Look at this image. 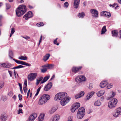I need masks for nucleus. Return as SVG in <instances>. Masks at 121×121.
Wrapping results in <instances>:
<instances>
[{"label": "nucleus", "instance_id": "nucleus-45", "mask_svg": "<svg viewBox=\"0 0 121 121\" xmlns=\"http://www.w3.org/2000/svg\"><path fill=\"white\" fill-rule=\"evenodd\" d=\"M78 94L80 95L81 97L84 95V93L83 91H82Z\"/></svg>", "mask_w": 121, "mask_h": 121}, {"label": "nucleus", "instance_id": "nucleus-21", "mask_svg": "<svg viewBox=\"0 0 121 121\" xmlns=\"http://www.w3.org/2000/svg\"><path fill=\"white\" fill-rule=\"evenodd\" d=\"M108 83L107 81H103L101 82L100 84V86L101 88H104L105 87Z\"/></svg>", "mask_w": 121, "mask_h": 121}, {"label": "nucleus", "instance_id": "nucleus-23", "mask_svg": "<svg viewBox=\"0 0 121 121\" xmlns=\"http://www.w3.org/2000/svg\"><path fill=\"white\" fill-rule=\"evenodd\" d=\"M105 91L104 90H101L98 91L97 93V95L98 96L100 97L103 95L105 93Z\"/></svg>", "mask_w": 121, "mask_h": 121}, {"label": "nucleus", "instance_id": "nucleus-54", "mask_svg": "<svg viewBox=\"0 0 121 121\" xmlns=\"http://www.w3.org/2000/svg\"><path fill=\"white\" fill-rule=\"evenodd\" d=\"M13 93L11 91H10L8 93V95L10 96H11L13 95Z\"/></svg>", "mask_w": 121, "mask_h": 121}, {"label": "nucleus", "instance_id": "nucleus-16", "mask_svg": "<svg viewBox=\"0 0 121 121\" xmlns=\"http://www.w3.org/2000/svg\"><path fill=\"white\" fill-rule=\"evenodd\" d=\"M7 118V116L6 113H5L1 114L0 116V119L2 121H5Z\"/></svg>", "mask_w": 121, "mask_h": 121}, {"label": "nucleus", "instance_id": "nucleus-6", "mask_svg": "<svg viewBox=\"0 0 121 121\" xmlns=\"http://www.w3.org/2000/svg\"><path fill=\"white\" fill-rule=\"evenodd\" d=\"M86 79V78L84 75H80L77 76L75 78L76 82L78 83L82 82L85 81Z\"/></svg>", "mask_w": 121, "mask_h": 121}, {"label": "nucleus", "instance_id": "nucleus-58", "mask_svg": "<svg viewBox=\"0 0 121 121\" xmlns=\"http://www.w3.org/2000/svg\"><path fill=\"white\" fill-rule=\"evenodd\" d=\"M22 37L23 38L27 40L30 38V37H29L27 36H26V37H24L23 36H22Z\"/></svg>", "mask_w": 121, "mask_h": 121}, {"label": "nucleus", "instance_id": "nucleus-44", "mask_svg": "<svg viewBox=\"0 0 121 121\" xmlns=\"http://www.w3.org/2000/svg\"><path fill=\"white\" fill-rule=\"evenodd\" d=\"M68 5L69 4L67 2H66L64 3V7L65 8H67Z\"/></svg>", "mask_w": 121, "mask_h": 121}, {"label": "nucleus", "instance_id": "nucleus-35", "mask_svg": "<svg viewBox=\"0 0 121 121\" xmlns=\"http://www.w3.org/2000/svg\"><path fill=\"white\" fill-rule=\"evenodd\" d=\"M9 56L12 59L13 58L12 57L13 56V54L11 50H9Z\"/></svg>", "mask_w": 121, "mask_h": 121}, {"label": "nucleus", "instance_id": "nucleus-19", "mask_svg": "<svg viewBox=\"0 0 121 121\" xmlns=\"http://www.w3.org/2000/svg\"><path fill=\"white\" fill-rule=\"evenodd\" d=\"M100 15L101 16H104L107 17H110L111 15L110 13L106 11H103L101 12Z\"/></svg>", "mask_w": 121, "mask_h": 121}, {"label": "nucleus", "instance_id": "nucleus-7", "mask_svg": "<svg viewBox=\"0 0 121 121\" xmlns=\"http://www.w3.org/2000/svg\"><path fill=\"white\" fill-rule=\"evenodd\" d=\"M0 65L2 67L7 69H12V65L8 63H4L1 64Z\"/></svg>", "mask_w": 121, "mask_h": 121}, {"label": "nucleus", "instance_id": "nucleus-12", "mask_svg": "<svg viewBox=\"0 0 121 121\" xmlns=\"http://www.w3.org/2000/svg\"><path fill=\"white\" fill-rule=\"evenodd\" d=\"M13 60L15 62L18 64L26 65L28 66H30L31 65L29 63L23 61L17 60L14 59H13Z\"/></svg>", "mask_w": 121, "mask_h": 121}, {"label": "nucleus", "instance_id": "nucleus-62", "mask_svg": "<svg viewBox=\"0 0 121 121\" xmlns=\"http://www.w3.org/2000/svg\"><path fill=\"white\" fill-rule=\"evenodd\" d=\"M92 110L91 109H90L88 112V114H90V113H91L92 112Z\"/></svg>", "mask_w": 121, "mask_h": 121}, {"label": "nucleus", "instance_id": "nucleus-46", "mask_svg": "<svg viewBox=\"0 0 121 121\" xmlns=\"http://www.w3.org/2000/svg\"><path fill=\"white\" fill-rule=\"evenodd\" d=\"M6 5L7 9H9L11 7L10 5L8 3H6Z\"/></svg>", "mask_w": 121, "mask_h": 121}, {"label": "nucleus", "instance_id": "nucleus-2", "mask_svg": "<svg viewBox=\"0 0 121 121\" xmlns=\"http://www.w3.org/2000/svg\"><path fill=\"white\" fill-rule=\"evenodd\" d=\"M49 95L47 94H44L40 97L39 102V104L41 105L45 103L50 98Z\"/></svg>", "mask_w": 121, "mask_h": 121}, {"label": "nucleus", "instance_id": "nucleus-57", "mask_svg": "<svg viewBox=\"0 0 121 121\" xmlns=\"http://www.w3.org/2000/svg\"><path fill=\"white\" fill-rule=\"evenodd\" d=\"M93 87V85L92 84H90L89 85V89H91Z\"/></svg>", "mask_w": 121, "mask_h": 121}, {"label": "nucleus", "instance_id": "nucleus-11", "mask_svg": "<svg viewBox=\"0 0 121 121\" xmlns=\"http://www.w3.org/2000/svg\"><path fill=\"white\" fill-rule=\"evenodd\" d=\"M37 113H33L31 114L28 118L27 121H33L37 117Z\"/></svg>", "mask_w": 121, "mask_h": 121}, {"label": "nucleus", "instance_id": "nucleus-37", "mask_svg": "<svg viewBox=\"0 0 121 121\" xmlns=\"http://www.w3.org/2000/svg\"><path fill=\"white\" fill-rule=\"evenodd\" d=\"M25 67L21 65H18L17 66L13 68L12 69H19L21 68L24 67Z\"/></svg>", "mask_w": 121, "mask_h": 121}, {"label": "nucleus", "instance_id": "nucleus-5", "mask_svg": "<svg viewBox=\"0 0 121 121\" xmlns=\"http://www.w3.org/2000/svg\"><path fill=\"white\" fill-rule=\"evenodd\" d=\"M117 102V99H113L108 103V107L110 108H112L115 107L116 106Z\"/></svg>", "mask_w": 121, "mask_h": 121}, {"label": "nucleus", "instance_id": "nucleus-51", "mask_svg": "<svg viewBox=\"0 0 121 121\" xmlns=\"http://www.w3.org/2000/svg\"><path fill=\"white\" fill-rule=\"evenodd\" d=\"M18 97L19 99L20 100H21L22 99V95L19 94L18 95Z\"/></svg>", "mask_w": 121, "mask_h": 121}, {"label": "nucleus", "instance_id": "nucleus-18", "mask_svg": "<svg viewBox=\"0 0 121 121\" xmlns=\"http://www.w3.org/2000/svg\"><path fill=\"white\" fill-rule=\"evenodd\" d=\"M54 67V65L53 64H46L42 66V67H47L49 69H52Z\"/></svg>", "mask_w": 121, "mask_h": 121}, {"label": "nucleus", "instance_id": "nucleus-39", "mask_svg": "<svg viewBox=\"0 0 121 121\" xmlns=\"http://www.w3.org/2000/svg\"><path fill=\"white\" fill-rule=\"evenodd\" d=\"M116 111L120 115H121V107L117 108L116 109Z\"/></svg>", "mask_w": 121, "mask_h": 121}, {"label": "nucleus", "instance_id": "nucleus-33", "mask_svg": "<svg viewBox=\"0 0 121 121\" xmlns=\"http://www.w3.org/2000/svg\"><path fill=\"white\" fill-rule=\"evenodd\" d=\"M112 34L113 36L117 37L118 35L117 32L116 30L112 31Z\"/></svg>", "mask_w": 121, "mask_h": 121}, {"label": "nucleus", "instance_id": "nucleus-3", "mask_svg": "<svg viewBox=\"0 0 121 121\" xmlns=\"http://www.w3.org/2000/svg\"><path fill=\"white\" fill-rule=\"evenodd\" d=\"M67 94L65 92H61L56 94L55 96V99L56 100H58L62 99L67 98Z\"/></svg>", "mask_w": 121, "mask_h": 121}, {"label": "nucleus", "instance_id": "nucleus-59", "mask_svg": "<svg viewBox=\"0 0 121 121\" xmlns=\"http://www.w3.org/2000/svg\"><path fill=\"white\" fill-rule=\"evenodd\" d=\"M30 89L29 90L28 92L27 93V98H27L28 97L29 95L30 94Z\"/></svg>", "mask_w": 121, "mask_h": 121}, {"label": "nucleus", "instance_id": "nucleus-61", "mask_svg": "<svg viewBox=\"0 0 121 121\" xmlns=\"http://www.w3.org/2000/svg\"><path fill=\"white\" fill-rule=\"evenodd\" d=\"M68 121H72V118L71 117H69L68 118Z\"/></svg>", "mask_w": 121, "mask_h": 121}, {"label": "nucleus", "instance_id": "nucleus-32", "mask_svg": "<svg viewBox=\"0 0 121 121\" xmlns=\"http://www.w3.org/2000/svg\"><path fill=\"white\" fill-rule=\"evenodd\" d=\"M18 59L21 60H27V57L26 56H21L18 57Z\"/></svg>", "mask_w": 121, "mask_h": 121}, {"label": "nucleus", "instance_id": "nucleus-36", "mask_svg": "<svg viewBox=\"0 0 121 121\" xmlns=\"http://www.w3.org/2000/svg\"><path fill=\"white\" fill-rule=\"evenodd\" d=\"M113 116L115 117H118L119 115H120L116 111V112H114L113 114Z\"/></svg>", "mask_w": 121, "mask_h": 121}, {"label": "nucleus", "instance_id": "nucleus-40", "mask_svg": "<svg viewBox=\"0 0 121 121\" xmlns=\"http://www.w3.org/2000/svg\"><path fill=\"white\" fill-rule=\"evenodd\" d=\"M109 5L111 7H113L115 8V9H116L118 7V4L116 3H115L112 5L110 4Z\"/></svg>", "mask_w": 121, "mask_h": 121}, {"label": "nucleus", "instance_id": "nucleus-9", "mask_svg": "<svg viewBox=\"0 0 121 121\" xmlns=\"http://www.w3.org/2000/svg\"><path fill=\"white\" fill-rule=\"evenodd\" d=\"M37 76V73H31L28 76V78L29 80L30 81L34 80L36 77Z\"/></svg>", "mask_w": 121, "mask_h": 121}, {"label": "nucleus", "instance_id": "nucleus-24", "mask_svg": "<svg viewBox=\"0 0 121 121\" xmlns=\"http://www.w3.org/2000/svg\"><path fill=\"white\" fill-rule=\"evenodd\" d=\"M58 109L57 107H53L49 111V112L50 114H52L54 113Z\"/></svg>", "mask_w": 121, "mask_h": 121}, {"label": "nucleus", "instance_id": "nucleus-50", "mask_svg": "<svg viewBox=\"0 0 121 121\" xmlns=\"http://www.w3.org/2000/svg\"><path fill=\"white\" fill-rule=\"evenodd\" d=\"M24 91L25 93H26L27 91V89L26 88V87H24L23 88Z\"/></svg>", "mask_w": 121, "mask_h": 121}, {"label": "nucleus", "instance_id": "nucleus-47", "mask_svg": "<svg viewBox=\"0 0 121 121\" xmlns=\"http://www.w3.org/2000/svg\"><path fill=\"white\" fill-rule=\"evenodd\" d=\"M112 84H110L108 85L107 86V88L108 89H109L112 88Z\"/></svg>", "mask_w": 121, "mask_h": 121}, {"label": "nucleus", "instance_id": "nucleus-48", "mask_svg": "<svg viewBox=\"0 0 121 121\" xmlns=\"http://www.w3.org/2000/svg\"><path fill=\"white\" fill-rule=\"evenodd\" d=\"M80 97H81L80 96V95H79V94H78L76 95L75 96V98L76 99H78Z\"/></svg>", "mask_w": 121, "mask_h": 121}, {"label": "nucleus", "instance_id": "nucleus-29", "mask_svg": "<svg viewBox=\"0 0 121 121\" xmlns=\"http://www.w3.org/2000/svg\"><path fill=\"white\" fill-rule=\"evenodd\" d=\"M44 114H41L38 117L39 121H43L44 119Z\"/></svg>", "mask_w": 121, "mask_h": 121}, {"label": "nucleus", "instance_id": "nucleus-20", "mask_svg": "<svg viewBox=\"0 0 121 121\" xmlns=\"http://www.w3.org/2000/svg\"><path fill=\"white\" fill-rule=\"evenodd\" d=\"M80 0H74V6L75 8L77 9L78 7Z\"/></svg>", "mask_w": 121, "mask_h": 121}, {"label": "nucleus", "instance_id": "nucleus-25", "mask_svg": "<svg viewBox=\"0 0 121 121\" xmlns=\"http://www.w3.org/2000/svg\"><path fill=\"white\" fill-rule=\"evenodd\" d=\"M101 103L99 100L95 101L94 103V105L95 106H99L101 105Z\"/></svg>", "mask_w": 121, "mask_h": 121}, {"label": "nucleus", "instance_id": "nucleus-43", "mask_svg": "<svg viewBox=\"0 0 121 121\" xmlns=\"http://www.w3.org/2000/svg\"><path fill=\"white\" fill-rule=\"evenodd\" d=\"M111 93H112V95L110 97H108V98L109 99H111V98H113V97L116 94H115V93L113 91H112Z\"/></svg>", "mask_w": 121, "mask_h": 121}, {"label": "nucleus", "instance_id": "nucleus-41", "mask_svg": "<svg viewBox=\"0 0 121 121\" xmlns=\"http://www.w3.org/2000/svg\"><path fill=\"white\" fill-rule=\"evenodd\" d=\"M44 24L42 22H40L37 23L36 24V25L38 27H40L43 26Z\"/></svg>", "mask_w": 121, "mask_h": 121}, {"label": "nucleus", "instance_id": "nucleus-14", "mask_svg": "<svg viewBox=\"0 0 121 121\" xmlns=\"http://www.w3.org/2000/svg\"><path fill=\"white\" fill-rule=\"evenodd\" d=\"M90 12L93 17L96 18L98 17V13L97 11L96 10L94 9H91L90 10Z\"/></svg>", "mask_w": 121, "mask_h": 121}, {"label": "nucleus", "instance_id": "nucleus-64", "mask_svg": "<svg viewBox=\"0 0 121 121\" xmlns=\"http://www.w3.org/2000/svg\"><path fill=\"white\" fill-rule=\"evenodd\" d=\"M17 1L20 3H22L24 2L23 0H17Z\"/></svg>", "mask_w": 121, "mask_h": 121}, {"label": "nucleus", "instance_id": "nucleus-53", "mask_svg": "<svg viewBox=\"0 0 121 121\" xmlns=\"http://www.w3.org/2000/svg\"><path fill=\"white\" fill-rule=\"evenodd\" d=\"M42 35H41V37H40V39L39 41V45H38L39 46V45L40 43L42 41Z\"/></svg>", "mask_w": 121, "mask_h": 121}, {"label": "nucleus", "instance_id": "nucleus-22", "mask_svg": "<svg viewBox=\"0 0 121 121\" xmlns=\"http://www.w3.org/2000/svg\"><path fill=\"white\" fill-rule=\"evenodd\" d=\"M60 116L59 115L56 114L53 116L52 121H58L59 119Z\"/></svg>", "mask_w": 121, "mask_h": 121}, {"label": "nucleus", "instance_id": "nucleus-8", "mask_svg": "<svg viewBox=\"0 0 121 121\" xmlns=\"http://www.w3.org/2000/svg\"><path fill=\"white\" fill-rule=\"evenodd\" d=\"M80 104L78 103H76L73 105L71 107V111L72 112H74L75 111L78 109L80 106Z\"/></svg>", "mask_w": 121, "mask_h": 121}, {"label": "nucleus", "instance_id": "nucleus-63", "mask_svg": "<svg viewBox=\"0 0 121 121\" xmlns=\"http://www.w3.org/2000/svg\"><path fill=\"white\" fill-rule=\"evenodd\" d=\"M57 38H56L55 40H54V44H56L57 42Z\"/></svg>", "mask_w": 121, "mask_h": 121}, {"label": "nucleus", "instance_id": "nucleus-34", "mask_svg": "<svg viewBox=\"0 0 121 121\" xmlns=\"http://www.w3.org/2000/svg\"><path fill=\"white\" fill-rule=\"evenodd\" d=\"M106 27L105 26H104L101 30V34L104 33L106 31Z\"/></svg>", "mask_w": 121, "mask_h": 121}, {"label": "nucleus", "instance_id": "nucleus-30", "mask_svg": "<svg viewBox=\"0 0 121 121\" xmlns=\"http://www.w3.org/2000/svg\"><path fill=\"white\" fill-rule=\"evenodd\" d=\"M85 15L84 13L82 12L79 13L78 15V17L79 18H83Z\"/></svg>", "mask_w": 121, "mask_h": 121}, {"label": "nucleus", "instance_id": "nucleus-60", "mask_svg": "<svg viewBox=\"0 0 121 121\" xmlns=\"http://www.w3.org/2000/svg\"><path fill=\"white\" fill-rule=\"evenodd\" d=\"M8 71L10 75V76L11 77H12V71H10L9 70H8Z\"/></svg>", "mask_w": 121, "mask_h": 121}, {"label": "nucleus", "instance_id": "nucleus-26", "mask_svg": "<svg viewBox=\"0 0 121 121\" xmlns=\"http://www.w3.org/2000/svg\"><path fill=\"white\" fill-rule=\"evenodd\" d=\"M49 78L50 76L49 75H48L45 77L43 79V80L40 83L41 84H42L44 83L47 81L49 79Z\"/></svg>", "mask_w": 121, "mask_h": 121}, {"label": "nucleus", "instance_id": "nucleus-27", "mask_svg": "<svg viewBox=\"0 0 121 121\" xmlns=\"http://www.w3.org/2000/svg\"><path fill=\"white\" fill-rule=\"evenodd\" d=\"M94 94V92L92 91L89 93L86 96L87 99L88 100Z\"/></svg>", "mask_w": 121, "mask_h": 121}, {"label": "nucleus", "instance_id": "nucleus-15", "mask_svg": "<svg viewBox=\"0 0 121 121\" xmlns=\"http://www.w3.org/2000/svg\"><path fill=\"white\" fill-rule=\"evenodd\" d=\"M82 68V66L78 67H73L72 71L73 72L77 73L78 71L80 70Z\"/></svg>", "mask_w": 121, "mask_h": 121}, {"label": "nucleus", "instance_id": "nucleus-17", "mask_svg": "<svg viewBox=\"0 0 121 121\" xmlns=\"http://www.w3.org/2000/svg\"><path fill=\"white\" fill-rule=\"evenodd\" d=\"M52 85V82H50L44 88V90L45 91H47L50 90L51 88Z\"/></svg>", "mask_w": 121, "mask_h": 121}, {"label": "nucleus", "instance_id": "nucleus-10", "mask_svg": "<svg viewBox=\"0 0 121 121\" xmlns=\"http://www.w3.org/2000/svg\"><path fill=\"white\" fill-rule=\"evenodd\" d=\"M70 99V97H67V98L60 100V103L63 106H65L67 103L69 102Z\"/></svg>", "mask_w": 121, "mask_h": 121}, {"label": "nucleus", "instance_id": "nucleus-55", "mask_svg": "<svg viewBox=\"0 0 121 121\" xmlns=\"http://www.w3.org/2000/svg\"><path fill=\"white\" fill-rule=\"evenodd\" d=\"M1 99L3 100L4 101H5L6 99H7V98L5 96H3Z\"/></svg>", "mask_w": 121, "mask_h": 121}, {"label": "nucleus", "instance_id": "nucleus-28", "mask_svg": "<svg viewBox=\"0 0 121 121\" xmlns=\"http://www.w3.org/2000/svg\"><path fill=\"white\" fill-rule=\"evenodd\" d=\"M50 56V54H46V55L43 58V60L44 61H46L49 59Z\"/></svg>", "mask_w": 121, "mask_h": 121}, {"label": "nucleus", "instance_id": "nucleus-31", "mask_svg": "<svg viewBox=\"0 0 121 121\" xmlns=\"http://www.w3.org/2000/svg\"><path fill=\"white\" fill-rule=\"evenodd\" d=\"M43 79V77H40L38 79H36V84L37 85H38L40 81H42Z\"/></svg>", "mask_w": 121, "mask_h": 121}, {"label": "nucleus", "instance_id": "nucleus-4", "mask_svg": "<svg viewBox=\"0 0 121 121\" xmlns=\"http://www.w3.org/2000/svg\"><path fill=\"white\" fill-rule=\"evenodd\" d=\"M85 109L83 107L80 108L78 111L77 114V117L78 119L82 118L84 115Z\"/></svg>", "mask_w": 121, "mask_h": 121}, {"label": "nucleus", "instance_id": "nucleus-42", "mask_svg": "<svg viewBox=\"0 0 121 121\" xmlns=\"http://www.w3.org/2000/svg\"><path fill=\"white\" fill-rule=\"evenodd\" d=\"M4 83L2 81H0V89L2 88L4 86Z\"/></svg>", "mask_w": 121, "mask_h": 121}, {"label": "nucleus", "instance_id": "nucleus-1", "mask_svg": "<svg viewBox=\"0 0 121 121\" xmlns=\"http://www.w3.org/2000/svg\"><path fill=\"white\" fill-rule=\"evenodd\" d=\"M26 11V6L24 4L20 5L16 10L17 15L20 17L23 15Z\"/></svg>", "mask_w": 121, "mask_h": 121}, {"label": "nucleus", "instance_id": "nucleus-52", "mask_svg": "<svg viewBox=\"0 0 121 121\" xmlns=\"http://www.w3.org/2000/svg\"><path fill=\"white\" fill-rule=\"evenodd\" d=\"M24 87H26L27 86V81L26 80L24 81Z\"/></svg>", "mask_w": 121, "mask_h": 121}, {"label": "nucleus", "instance_id": "nucleus-38", "mask_svg": "<svg viewBox=\"0 0 121 121\" xmlns=\"http://www.w3.org/2000/svg\"><path fill=\"white\" fill-rule=\"evenodd\" d=\"M43 68L41 69V72L44 73L47 71V69L46 68V67Z\"/></svg>", "mask_w": 121, "mask_h": 121}, {"label": "nucleus", "instance_id": "nucleus-49", "mask_svg": "<svg viewBox=\"0 0 121 121\" xmlns=\"http://www.w3.org/2000/svg\"><path fill=\"white\" fill-rule=\"evenodd\" d=\"M20 113H23L22 109L21 108H19V109L18 114H19Z\"/></svg>", "mask_w": 121, "mask_h": 121}, {"label": "nucleus", "instance_id": "nucleus-13", "mask_svg": "<svg viewBox=\"0 0 121 121\" xmlns=\"http://www.w3.org/2000/svg\"><path fill=\"white\" fill-rule=\"evenodd\" d=\"M33 16V15L31 11L28 12L26 14L23 16V18H25L26 20H27L29 18L32 17Z\"/></svg>", "mask_w": 121, "mask_h": 121}, {"label": "nucleus", "instance_id": "nucleus-56", "mask_svg": "<svg viewBox=\"0 0 121 121\" xmlns=\"http://www.w3.org/2000/svg\"><path fill=\"white\" fill-rule=\"evenodd\" d=\"M15 32V30L13 28H12L11 29V33L12 34H13Z\"/></svg>", "mask_w": 121, "mask_h": 121}]
</instances>
